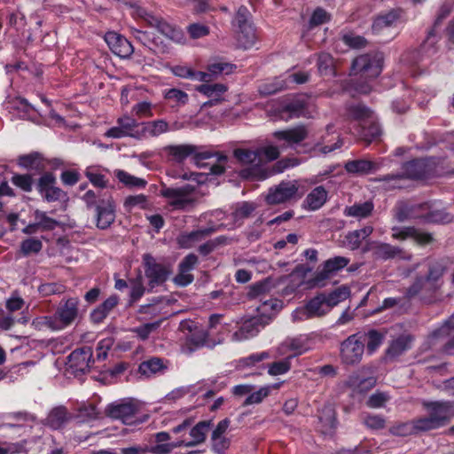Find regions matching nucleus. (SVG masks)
<instances>
[{
    "mask_svg": "<svg viewBox=\"0 0 454 454\" xmlns=\"http://www.w3.org/2000/svg\"><path fill=\"white\" fill-rule=\"evenodd\" d=\"M439 160L434 157L417 159L403 165L402 173L386 175L380 178L387 189H402L405 179H424L437 174Z\"/></svg>",
    "mask_w": 454,
    "mask_h": 454,
    "instance_id": "1",
    "label": "nucleus"
},
{
    "mask_svg": "<svg viewBox=\"0 0 454 454\" xmlns=\"http://www.w3.org/2000/svg\"><path fill=\"white\" fill-rule=\"evenodd\" d=\"M422 406L427 414L417 419V425L420 431L427 432L442 427L454 417L450 402L423 401Z\"/></svg>",
    "mask_w": 454,
    "mask_h": 454,
    "instance_id": "2",
    "label": "nucleus"
},
{
    "mask_svg": "<svg viewBox=\"0 0 454 454\" xmlns=\"http://www.w3.org/2000/svg\"><path fill=\"white\" fill-rule=\"evenodd\" d=\"M383 67V55L380 52L361 54L355 58L351 65L354 75L374 79L378 77Z\"/></svg>",
    "mask_w": 454,
    "mask_h": 454,
    "instance_id": "3",
    "label": "nucleus"
},
{
    "mask_svg": "<svg viewBox=\"0 0 454 454\" xmlns=\"http://www.w3.org/2000/svg\"><path fill=\"white\" fill-rule=\"evenodd\" d=\"M143 266L149 290L162 286L172 274L169 265L158 262L151 254L143 255Z\"/></svg>",
    "mask_w": 454,
    "mask_h": 454,
    "instance_id": "4",
    "label": "nucleus"
},
{
    "mask_svg": "<svg viewBox=\"0 0 454 454\" xmlns=\"http://www.w3.org/2000/svg\"><path fill=\"white\" fill-rule=\"evenodd\" d=\"M195 187L190 184L172 188L167 187L161 190V195L168 200V204L176 210H187L193 207L196 204V199L193 197Z\"/></svg>",
    "mask_w": 454,
    "mask_h": 454,
    "instance_id": "5",
    "label": "nucleus"
},
{
    "mask_svg": "<svg viewBox=\"0 0 454 454\" xmlns=\"http://www.w3.org/2000/svg\"><path fill=\"white\" fill-rule=\"evenodd\" d=\"M138 408L131 402H121L109 404L105 414L114 419H120L126 425H137L145 422L148 416H143L142 419L137 418Z\"/></svg>",
    "mask_w": 454,
    "mask_h": 454,
    "instance_id": "6",
    "label": "nucleus"
},
{
    "mask_svg": "<svg viewBox=\"0 0 454 454\" xmlns=\"http://www.w3.org/2000/svg\"><path fill=\"white\" fill-rule=\"evenodd\" d=\"M298 190L297 181H282L269 189L265 200L269 205L283 204L295 200L298 197Z\"/></svg>",
    "mask_w": 454,
    "mask_h": 454,
    "instance_id": "7",
    "label": "nucleus"
},
{
    "mask_svg": "<svg viewBox=\"0 0 454 454\" xmlns=\"http://www.w3.org/2000/svg\"><path fill=\"white\" fill-rule=\"evenodd\" d=\"M363 252H372L374 260L387 261L405 259V251L397 246L380 241H368L363 247Z\"/></svg>",
    "mask_w": 454,
    "mask_h": 454,
    "instance_id": "8",
    "label": "nucleus"
},
{
    "mask_svg": "<svg viewBox=\"0 0 454 454\" xmlns=\"http://www.w3.org/2000/svg\"><path fill=\"white\" fill-rule=\"evenodd\" d=\"M364 351V340H361L357 334L348 336L340 343V359L345 364H358L362 360Z\"/></svg>",
    "mask_w": 454,
    "mask_h": 454,
    "instance_id": "9",
    "label": "nucleus"
},
{
    "mask_svg": "<svg viewBox=\"0 0 454 454\" xmlns=\"http://www.w3.org/2000/svg\"><path fill=\"white\" fill-rule=\"evenodd\" d=\"M55 184L56 178L51 172H45L38 179L36 189L48 202L60 200L67 197V193L62 189L55 186Z\"/></svg>",
    "mask_w": 454,
    "mask_h": 454,
    "instance_id": "10",
    "label": "nucleus"
},
{
    "mask_svg": "<svg viewBox=\"0 0 454 454\" xmlns=\"http://www.w3.org/2000/svg\"><path fill=\"white\" fill-rule=\"evenodd\" d=\"M96 225L98 229H107L115 220V204L111 196L98 200L95 207Z\"/></svg>",
    "mask_w": 454,
    "mask_h": 454,
    "instance_id": "11",
    "label": "nucleus"
},
{
    "mask_svg": "<svg viewBox=\"0 0 454 454\" xmlns=\"http://www.w3.org/2000/svg\"><path fill=\"white\" fill-rule=\"evenodd\" d=\"M350 260L344 256H335L326 260L318 270L313 278L314 284L319 286H324V281L331 278L339 270L345 268Z\"/></svg>",
    "mask_w": 454,
    "mask_h": 454,
    "instance_id": "12",
    "label": "nucleus"
},
{
    "mask_svg": "<svg viewBox=\"0 0 454 454\" xmlns=\"http://www.w3.org/2000/svg\"><path fill=\"white\" fill-rule=\"evenodd\" d=\"M78 298H69L58 307L54 318L57 319V325L59 330L70 325L78 316Z\"/></svg>",
    "mask_w": 454,
    "mask_h": 454,
    "instance_id": "13",
    "label": "nucleus"
},
{
    "mask_svg": "<svg viewBox=\"0 0 454 454\" xmlns=\"http://www.w3.org/2000/svg\"><path fill=\"white\" fill-rule=\"evenodd\" d=\"M391 231L392 238L394 239L405 240L407 239H412L420 246H425L434 241V238L431 233L421 231L413 226H394Z\"/></svg>",
    "mask_w": 454,
    "mask_h": 454,
    "instance_id": "14",
    "label": "nucleus"
},
{
    "mask_svg": "<svg viewBox=\"0 0 454 454\" xmlns=\"http://www.w3.org/2000/svg\"><path fill=\"white\" fill-rule=\"evenodd\" d=\"M92 356L93 351L90 347H82L74 350L68 356L70 368L75 373H86L89 372L90 364L94 362Z\"/></svg>",
    "mask_w": 454,
    "mask_h": 454,
    "instance_id": "15",
    "label": "nucleus"
},
{
    "mask_svg": "<svg viewBox=\"0 0 454 454\" xmlns=\"http://www.w3.org/2000/svg\"><path fill=\"white\" fill-rule=\"evenodd\" d=\"M105 41L112 52L120 58H129L134 51L132 44L124 36L115 32H107Z\"/></svg>",
    "mask_w": 454,
    "mask_h": 454,
    "instance_id": "16",
    "label": "nucleus"
},
{
    "mask_svg": "<svg viewBox=\"0 0 454 454\" xmlns=\"http://www.w3.org/2000/svg\"><path fill=\"white\" fill-rule=\"evenodd\" d=\"M266 324L267 321L262 317H253L246 320L239 329L232 334L231 340L234 341H242L253 338L258 334L260 330L263 328Z\"/></svg>",
    "mask_w": 454,
    "mask_h": 454,
    "instance_id": "17",
    "label": "nucleus"
},
{
    "mask_svg": "<svg viewBox=\"0 0 454 454\" xmlns=\"http://www.w3.org/2000/svg\"><path fill=\"white\" fill-rule=\"evenodd\" d=\"M414 338L411 334H402L393 340L385 353L387 361H394L411 348Z\"/></svg>",
    "mask_w": 454,
    "mask_h": 454,
    "instance_id": "18",
    "label": "nucleus"
},
{
    "mask_svg": "<svg viewBox=\"0 0 454 454\" xmlns=\"http://www.w3.org/2000/svg\"><path fill=\"white\" fill-rule=\"evenodd\" d=\"M309 342V338H288L280 344L277 351L279 356H285L288 351H293L294 354L288 356H292L293 359L294 357L305 353L310 348Z\"/></svg>",
    "mask_w": 454,
    "mask_h": 454,
    "instance_id": "19",
    "label": "nucleus"
},
{
    "mask_svg": "<svg viewBox=\"0 0 454 454\" xmlns=\"http://www.w3.org/2000/svg\"><path fill=\"white\" fill-rule=\"evenodd\" d=\"M309 135L308 128L305 125H298L292 129L275 131L273 137L278 141H285L289 145L299 144L304 141Z\"/></svg>",
    "mask_w": 454,
    "mask_h": 454,
    "instance_id": "20",
    "label": "nucleus"
},
{
    "mask_svg": "<svg viewBox=\"0 0 454 454\" xmlns=\"http://www.w3.org/2000/svg\"><path fill=\"white\" fill-rule=\"evenodd\" d=\"M337 426L336 412L331 406H325L318 416V430L324 434H332Z\"/></svg>",
    "mask_w": 454,
    "mask_h": 454,
    "instance_id": "21",
    "label": "nucleus"
},
{
    "mask_svg": "<svg viewBox=\"0 0 454 454\" xmlns=\"http://www.w3.org/2000/svg\"><path fill=\"white\" fill-rule=\"evenodd\" d=\"M18 164L27 169L35 170L37 173L43 172L47 165L43 155L36 152L20 155L18 158Z\"/></svg>",
    "mask_w": 454,
    "mask_h": 454,
    "instance_id": "22",
    "label": "nucleus"
},
{
    "mask_svg": "<svg viewBox=\"0 0 454 454\" xmlns=\"http://www.w3.org/2000/svg\"><path fill=\"white\" fill-rule=\"evenodd\" d=\"M118 303L119 297L117 295L114 294L109 296L99 306L91 311L90 316L91 321L96 324L101 323Z\"/></svg>",
    "mask_w": 454,
    "mask_h": 454,
    "instance_id": "23",
    "label": "nucleus"
},
{
    "mask_svg": "<svg viewBox=\"0 0 454 454\" xmlns=\"http://www.w3.org/2000/svg\"><path fill=\"white\" fill-rule=\"evenodd\" d=\"M212 426L211 420H203L197 423L190 430L191 441L185 443V447H194L206 441L207 433Z\"/></svg>",
    "mask_w": 454,
    "mask_h": 454,
    "instance_id": "24",
    "label": "nucleus"
},
{
    "mask_svg": "<svg viewBox=\"0 0 454 454\" xmlns=\"http://www.w3.org/2000/svg\"><path fill=\"white\" fill-rule=\"evenodd\" d=\"M401 10H391L385 14L379 15L372 23V31L376 34L385 28L393 27L401 17Z\"/></svg>",
    "mask_w": 454,
    "mask_h": 454,
    "instance_id": "25",
    "label": "nucleus"
},
{
    "mask_svg": "<svg viewBox=\"0 0 454 454\" xmlns=\"http://www.w3.org/2000/svg\"><path fill=\"white\" fill-rule=\"evenodd\" d=\"M71 415L64 406L53 408L46 418V425L52 429L61 428L69 419Z\"/></svg>",
    "mask_w": 454,
    "mask_h": 454,
    "instance_id": "26",
    "label": "nucleus"
},
{
    "mask_svg": "<svg viewBox=\"0 0 454 454\" xmlns=\"http://www.w3.org/2000/svg\"><path fill=\"white\" fill-rule=\"evenodd\" d=\"M233 155L242 165L257 167L262 163V160H260L258 148L256 150L237 148L233 151Z\"/></svg>",
    "mask_w": 454,
    "mask_h": 454,
    "instance_id": "27",
    "label": "nucleus"
},
{
    "mask_svg": "<svg viewBox=\"0 0 454 454\" xmlns=\"http://www.w3.org/2000/svg\"><path fill=\"white\" fill-rule=\"evenodd\" d=\"M141 126V137L146 135L150 137H159L169 130L168 123L163 119L142 122Z\"/></svg>",
    "mask_w": 454,
    "mask_h": 454,
    "instance_id": "28",
    "label": "nucleus"
},
{
    "mask_svg": "<svg viewBox=\"0 0 454 454\" xmlns=\"http://www.w3.org/2000/svg\"><path fill=\"white\" fill-rule=\"evenodd\" d=\"M167 369V365L163 360L160 357H151L147 360L143 361L138 367V372L141 375L147 378L155 375L158 372H161Z\"/></svg>",
    "mask_w": 454,
    "mask_h": 454,
    "instance_id": "29",
    "label": "nucleus"
},
{
    "mask_svg": "<svg viewBox=\"0 0 454 454\" xmlns=\"http://www.w3.org/2000/svg\"><path fill=\"white\" fill-rule=\"evenodd\" d=\"M426 207H427V204L409 205L407 203H400L395 208V217L399 223L411 218H420L416 211Z\"/></svg>",
    "mask_w": 454,
    "mask_h": 454,
    "instance_id": "30",
    "label": "nucleus"
},
{
    "mask_svg": "<svg viewBox=\"0 0 454 454\" xmlns=\"http://www.w3.org/2000/svg\"><path fill=\"white\" fill-rule=\"evenodd\" d=\"M215 231L216 229L215 227L193 231L180 236L178 241L183 247L188 248L191 247L193 243L200 241L206 237L210 236L212 233L215 232Z\"/></svg>",
    "mask_w": 454,
    "mask_h": 454,
    "instance_id": "31",
    "label": "nucleus"
},
{
    "mask_svg": "<svg viewBox=\"0 0 454 454\" xmlns=\"http://www.w3.org/2000/svg\"><path fill=\"white\" fill-rule=\"evenodd\" d=\"M358 132L363 140L371 143L373 139L380 136L381 129L374 118L372 117L369 121H365L359 126Z\"/></svg>",
    "mask_w": 454,
    "mask_h": 454,
    "instance_id": "32",
    "label": "nucleus"
},
{
    "mask_svg": "<svg viewBox=\"0 0 454 454\" xmlns=\"http://www.w3.org/2000/svg\"><path fill=\"white\" fill-rule=\"evenodd\" d=\"M347 114L348 118L359 121V126L369 121L373 114L370 108L363 104L351 105L347 107Z\"/></svg>",
    "mask_w": 454,
    "mask_h": 454,
    "instance_id": "33",
    "label": "nucleus"
},
{
    "mask_svg": "<svg viewBox=\"0 0 454 454\" xmlns=\"http://www.w3.org/2000/svg\"><path fill=\"white\" fill-rule=\"evenodd\" d=\"M306 306L312 317H321L327 314L328 311L330 310L328 308H326V302L324 293L319 294L313 297L312 299H310L306 303Z\"/></svg>",
    "mask_w": 454,
    "mask_h": 454,
    "instance_id": "34",
    "label": "nucleus"
},
{
    "mask_svg": "<svg viewBox=\"0 0 454 454\" xmlns=\"http://www.w3.org/2000/svg\"><path fill=\"white\" fill-rule=\"evenodd\" d=\"M238 44L240 48L248 49L255 43L254 29L250 26L235 28Z\"/></svg>",
    "mask_w": 454,
    "mask_h": 454,
    "instance_id": "35",
    "label": "nucleus"
},
{
    "mask_svg": "<svg viewBox=\"0 0 454 454\" xmlns=\"http://www.w3.org/2000/svg\"><path fill=\"white\" fill-rule=\"evenodd\" d=\"M327 192L323 186L313 189L306 198L309 207L312 210L320 208L326 201Z\"/></svg>",
    "mask_w": 454,
    "mask_h": 454,
    "instance_id": "36",
    "label": "nucleus"
},
{
    "mask_svg": "<svg viewBox=\"0 0 454 454\" xmlns=\"http://www.w3.org/2000/svg\"><path fill=\"white\" fill-rule=\"evenodd\" d=\"M207 332L200 326H198L190 335H186V343L189 346L190 352L203 347L207 343Z\"/></svg>",
    "mask_w": 454,
    "mask_h": 454,
    "instance_id": "37",
    "label": "nucleus"
},
{
    "mask_svg": "<svg viewBox=\"0 0 454 454\" xmlns=\"http://www.w3.org/2000/svg\"><path fill=\"white\" fill-rule=\"evenodd\" d=\"M345 169L351 174H367L375 168V163L368 160H349L345 164Z\"/></svg>",
    "mask_w": 454,
    "mask_h": 454,
    "instance_id": "38",
    "label": "nucleus"
},
{
    "mask_svg": "<svg viewBox=\"0 0 454 454\" xmlns=\"http://www.w3.org/2000/svg\"><path fill=\"white\" fill-rule=\"evenodd\" d=\"M165 150L178 162L195 153L196 147L190 145H168Z\"/></svg>",
    "mask_w": 454,
    "mask_h": 454,
    "instance_id": "39",
    "label": "nucleus"
},
{
    "mask_svg": "<svg viewBox=\"0 0 454 454\" xmlns=\"http://www.w3.org/2000/svg\"><path fill=\"white\" fill-rule=\"evenodd\" d=\"M117 124L121 126L124 131L127 132L129 137L140 139L141 129H137L141 123H138L134 118L129 116H122L117 120Z\"/></svg>",
    "mask_w": 454,
    "mask_h": 454,
    "instance_id": "40",
    "label": "nucleus"
},
{
    "mask_svg": "<svg viewBox=\"0 0 454 454\" xmlns=\"http://www.w3.org/2000/svg\"><path fill=\"white\" fill-rule=\"evenodd\" d=\"M389 432L394 435L407 436L418 434L420 431L417 425V419L409 422L399 423L389 428Z\"/></svg>",
    "mask_w": 454,
    "mask_h": 454,
    "instance_id": "41",
    "label": "nucleus"
},
{
    "mask_svg": "<svg viewBox=\"0 0 454 454\" xmlns=\"http://www.w3.org/2000/svg\"><path fill=\"white\" fill-rule=\"evenodd\" d=\"M114 176L121 183L129 188H144L147 184V182L145 179L134 176L124 170H115Z\"/></svg>",
    "mask_w": 454,
    "mask_h": 454,
    "instance_id": "42",
    "label": "nucleus"
},
{
    "mask_svg": "<svg viewBox=\"0 0 454 454\" xmlns=\"http://www.w3.org/2000/svg\"><path fill=\"white\" fill-rule=\"evenodd\" d=\"M350 291L347 286H340L332 293L325 294L326 308L329 309L338 305L340 301H345L349 296Z\"/></svg>",
    "mask_w": 454,
    "mask_h": 454,
    "instance_id": "43",
    "label": "nucleus"
},
{
    "mask_svg": "<svg viewBox=\"0 0 454 454\" xmlns=\"http://www.w3.org/2000/svg\"><path fill=\"white\" fill-rule=\"evenodd\" d=\"M12 109L21 119H31V114L35 111L33 106L30 105L27 99L22 98H17L12 101Z\"/></svg>",
    "mask_w": 454,
    "mask_h": 454,
    "instance_id": "44",
    "label": "nucleus"
},
{
    "mask_svg": "<svg viewBox=\"0 0 454 454\" xmlns=\"http://www.w3.org/2000/svg\"><path fill=\"white\" fill-rule=\"evenodd\" d=\"M317 70L320 75H331L334 74L333 58L326 52H321L317 56Z\"/></svg>",
    "mask_w": 454,
    "mask_h": 454,
    "instance_id": "45",
    "label": "nucleus"
},
{
    "mask_svg": "<svg viewBox=\"0 0 454 454\" xmlns=\"http://www.w3.org/2000/svg\"><path fill=\"white\" fill-rule=\"evenodd\" d=\"M373 210V204L366 201L362 204H355L345 209V215L348 216L364 218L371 215Z\"/></svg>",
    "mask_w": 454,
    "mask_h": 454,
    "instance_id": "46",
    "label": "nucleus"
},
{
    "mask_svg": "<svg viewBox=\"0 0 454 454\" xmlns=\"http://www.w3.org/2000/svg\"><path fill=\"white\" fill-rule=\"evenodd\" d=\"M84 175L95 187L103 189L108 185V179L96 167H88Z\"/></svg>",
    "mask_w": 454,
    "mask_h": 454,
    "instance_id": "47",
    "label": "nucleus"
},
{
    "mask_svg": "<svg viewBox=\"0 0 454 454\" xmlns=\"http://www.w3.org/2000/svg\"><path fill=\"white\" fill-rule=\"evenodd\" d=\"M255 208L256 206L253 202L243 201L238 204L232 213L234 222H242L244 219L250 217Z\"/></svg>",
    "mask_w": 454,
    "mask_h": 454,
    "instance_id": "48",
    "label": "nucleus"
},
{
    "mask_svg": "<svg viewBox=\"0 0 454 454\" xmlns=\"http://www.w3.org/2000/svg\"><path fill=\"white\" fill-rule=\"evenodd\" d=\"M419 216L428 223H447L452 221V216L444 210H433L425 215H419Z\"/></svg>",
    "mask_w": 454,
    "mask_h": 454,
    "instance_id": "49",
    "label": "nucleus"
},
{
    "mask_svg": "<svg viewBox=\"0 0 454 454\" xmlns=\"http://www.w3.org/2000/svg\"><path fill=\"white\" fill-rule=\"evenodd\" d=\"M364 337L366 339L364 340V342L366 340V348L367 351L369 353H373L382 343L384 339V333L372 329L369 330L365 334Z\"/></svg>",
    "mask_w": 454,
    "mask_h": 454,
    "instance_id": "50",
    "label": "nucleus"
},
{
    "mask_svg": "<svg viewBox=\"0 0 454 454\" xmlns=\"http://www.w3.org/2000/svg\"><path fill=\"white\" fill-rule=\"evenodd\" d=\"M149 26L157 28L159 32L168 37H173L175 35L174 27L160 17H149Z\"/></svg>",
    "mask_w": 454,
    "mask_h": 454,
    "instance_id": "51",
    "label": "nucleus"
},
{
    "mask_svg": "<svg viewBox=\"0 0 454 454\" xmlns=\"http://www.w3.org/2000/svg\"><path fill=\"white\" fill-rule=\"evenodd\" d=\"M287 88V82L276 78L273 82H265L259 87L262 95H272Z\"/></svg>",
    "mask_w": 454,
    "mask_h": 454,
    "instance_id": "52",
    "label": "nucleus"
},
{
    "mask_svg": "<svg viewBox=\"0 0 454 454\" xmlns=\"http://www.w3.org/2000/svg\"><path fill=\"white\" fill-rule=\"evenodd\" d=\"M196 90L208 98L220 97L227 90V87L222 83L201 84Z\"/></svg>",
    "mask_w": 454,
    "mask_h": 454,
    "instance_id": "53",
    "label": "nucleus"
},
{
    "mask_svg": "<svg viewBox=\"0 0 454 454\" xmlns=\"http://www.w3.org/2000/svg\"><path fill=\"white\" fill-rule=\"evenodd\" d=\"M34 215L41 231H52L59 224L57 220L47 216L45 212L39 209L35 211Z\"/></svg>",
    "mask_w": 454,
    "mask_h": 454,
    "instance_id": "54",
    "label": "nucleus"
},
{
    "mask_svg": "<svg viewBox=\"0 0 454 454\" xmlns=\"http://www.w3.org/2000/svg\"><path fill=\"white\" fill-rule=\"evenodd\" d=\"M306 104L304 100L296 99L287 103L283 112L288 114L289 118L300 117L304 115Z\"/></svg>",
    "mask_w": 454,
    "mask_h": 454,
    "instance_id": "55",
    "label": "nucleus"
},
{
    "mask_svg": "<svg viewBox=\"0 0 454 454\" xmlns=\"http://www.w3.org/2000/svg\"><path fill=\"white\" fill-rule=\"evenodd\" d=\"M235 65L227 63V62H215L210 63L207 66V71H209V74H211V78L214 80L217 75L225 74H229L232 73L233 69L235 68Z\"/></svg>",
    "mask_w": 454,
    "mask_h": 454,
    "instance_id": "56",
    "label": "nucleus"
},
{
    "mask_svg": "<svg viewBox=\"0 0 454 454\" xmlns=\"http://www.w3.org/2000/svg\"><path fill=\"white\" fill-rule=\"evenodd\" d=\"M291 360L292 356H286L283 360L277 361L269 364V374L277 376L286 373L291 369Z\"/></svg>",
    "mask_w": 454,
    "mask_h": 454,
    "instance_id": "57",
    "label": "nucleus"
},
{
    "mask_svg": "<svg viewBox=\"0 0 454 454\" xmlns=\"http://www.w3.org/2000/svg\"><path fill=\"white\" fill-rule=\"evenodd\" d=\"M43 248V243L38 239H27L20 244V252L23 255L27 256L30 254H37Z\"/></svg>",
    "mask_w": 454,
    "mask_h": 454,
    "instance_id": "58",
    "label": "nucleus"
},
{
    "mask_svg": "<svg viewBox=\"0 0 454 454\" xmlns=\"http://www.w3.org/2000/svg\"><path fill=\"white\" fill-rule=\"evenodd\" d=\"M454 331V314L451 315L444 323L443 325L432 333L430 335L432 342H434L435 340L439 338H444L449 336L451 332Z\"/></svg>",
    "mask_w": 454,
    "mask_h": 454,
    "instance_id": "59",
    "label": "nucleus"
},
{
    "mask_svg": "<svg viewBox=\"0 0 454 454\" xmlns=\"http://www.w3.org/2000/svg\"><path fill=\"white\" fill-rule=\"evenodd\" d=\"M363 423L372 430L383 429L386 427V419L381 415L366 414L363 417Z\"/></svg>",
    "mask_w": 454,
    "mask_h": 454,
    "instance_id": "60",
    "label": "nucleus"
},
{
    "mask_svg": "<svg viewBox=\"0 0 454 454\" xmlns=\"http://www.w3.org/2000/svg\"><path fill=\"white\" fill-rule=\"evenodd\" d=\"M32 325L37 330L51 329L59 330V326L57 325V319L53 317H40L33 320Z\"/></svg>",
    "mask_w": 454,
    "mask_h": 454,
    "instance_id": "61",
    "label": "nucleus"
},
{
    "mask_svg": "<svg viewBox=\"0 0 454 454\" xmlns=\"http://www.w3.org/2000/svg\"><path fill=\"white\" fill-rule=\"evenodd\" d=\"M167 100L174 102L176 106L185 105L188 102V94L178 89H169L164 94Z\"/></svg>",
    "mask_w": 454,
    "mask_h": 454,
    "instance_id": "62",
    "label": "nucleus"
},
{
    "mask_svg": "<svg viewBox=\"0 0 454 454\" xmlns=\"http://www.w3.org/2000/svg\"><path fill=\"white\" fill-rule=\"evenodd\" d=\"M12 182L14 185L20 188L26 192H30L33 187V178L31 175H19L16 174L12 177Z\"/></svg>",
    "mask_w": 454,
    "mask_h": 454,
    "instance_id": "63",
    "label": "nucleus"
},
{
    "mask_svg": "<svg viewBox=\"0 0 454 454\" xmlns=\"http://www.w3.org/2000/svg\"><path fill=\"white\" fill-rule=\"evenodd\" d=\"M445 271V266L441 262H434L429 265L426 280L428 282H436L439 280Z\"/></svg>",
    "mask_w": 454,
    "mask_h": 454,
    "instance_id": "64",
    "label": "nucleus"
}]
</instances>
